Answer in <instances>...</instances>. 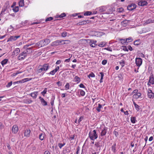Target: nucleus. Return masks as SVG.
Here are the masks:
<instances>
[{"label":"nucleus","instance_id":"20","mask_svg":"<svg viewBox=\"0 0 154 154\" xmlns=\"http://www.w3.org/2000/svg\"><path fill=\"white\" fill-rule=\"evenodd\" d=\"M107 127H104L101 133V136H103L105 135L107 133Z\"/></svg>","mask_w":154,"mask_h":154},{"label":"nucleus","instance_id":"22","mask_svg":"<svg viewBox=\"0 0 154 154\" xmlns=\"http://www.w3.org/2000/svg\"><path fill=\"white\" fill-rule=\"evenodd\" d=\"M154 23V20H152L150 19H149L146 21V22L144 23V24L145 25H146L151 23Z\"/></svg>","mask_w":154,"mask_h":154},{"label":"nucleus","instance_id":"26","mask_svg":"<svg viewBox=\"0 0 154 154\" xmlns=\"http://www.w3.org/2000/svg\"><path fill=\"white\" fill-rule=\"evenodd\" d=\"M141 93L138 92L137 93V94H134L133 95V97L135 98L136 99H137L141 96Z\"/></svg>","mask_w":154,"mask_h":154},{"label":"nucleus","instance_id":"24","mask_svg":"<svg viewBox=\"0 0 154 154\" xmlns=\"http://www.w3.org/2000/svg\"><path fill=\"white\" fill-rule=\"evenodd\" d=\"M113 11V8H109L107 10H106V14H111Z\"/></svg>","mask_w":154,"mask_h":154},{"label":"nucleus","instance_id":"57","mask_svg":"<svg viewBox=\"0 0 154 154\" xmlns=\"http://www.w3.org/2000/svg\"><path fill=\"white\" fill-rule=\"evenodd\" d=\"M122 47L123 48V50H124L125 51H128V48H127L126 47V46H123V47Z\"/></svg>","mask_w":154,"mask_h":154},{"label":"nucleus","instance_id":"38","mask_svg":"<svg viewBox=\"0 0 154 154\" xmlns=\"http://www.w3.org/2000/svg\"><path fill=\"white\" fill-rule=\"evenodd\" d=\"M20 52V49L19 48H16L14 51V52L15 55H17Z\"/></svg>","mask_w":154,"mask_h":154},{"label":"nucleus","instance_id":"61","mask_svg":"<svg viewBox=\"0 0 154 154\" xmlns=\"http://www.w3.org/2000/svg\"><path fill=\"white\" fill-rule=\"evenodd\" d=\"M105 49L110 51H112V48H110L108 47L107 48H105Z\"/></svg>","mask_w":154,"mask_h":154},{"label":"nucleus","instance_id":"43","mask_svg":"<svg viewBox=\"0 0 154 154\" xmlns=\"http://www.w3.org/2000/svg\"><path fill=\"white\" fill-rule=\"evenodd\" d=\"M120 64L122 66V67L124 66L125 65V62L123 60H122L119 62Z\"/></svg>","mask_w":154,"mask_h":154},{"label":"nucleus","instance_id":"28","mask_svg":"<svg viewBox=\"0 0 154 154\" xmlns=\"http://www.w3.org/2000/svg\"><path fill=\"white\" fill-rule=\"evenodd\" d=\"M106 42H101L98 45V46L100 47H104L106 46Z\"/></svg>","mask_w":154,"mask_h":154},{"label":"nucleus","instance_id":"54","mask_svg":"<svg viewBox=\"0 0 154 154\" xmlns=\"http://www.w3.org/2000/svg\"><path fill=\"white\" fill-rule=\"evenodd\" d=\"M118 12H121L123 11V9L122 8H120L117 9Z\"/></svg>","mask_w":154,"mask_h":154},{"label":"nucleus","instance_id":"25","mask_svg":"<svg viewBox=\"0 0 154 154\" xmlns=\"http://www.w3.org/2000/svg\"><path fill=\"white\" fill-rule=\"evenodd\" d=\"M62 42V40H57L53 42V43L54 45H57L61 44Z\"/></svg>","mask_w":154,"mask_h":154},{"label":"nucleus","instance_id":"53","mask_svg":"<svg viewBox=\"0 0 154 154\" xmlns=\"http://www.w3.org/2000/svg\"><path fill=\"white\" fill-rule=\"evenodd\" d=\"M12 82L11 81L10 82L8 83V84L6 85V87L7 88L9 87L12 85Z\"/></svg>","mask_w":154,"mask_h":154},{"label":"nucleus","instance_id":"8","mask_svg":"<svg viewBox=\"0 0 154 154\" xmlns=\"http://www.w3.org/2000/svg\"><path fill=\"white\" fill-rule=\"evenodd\" d=\"M26 56L27 55L23 51L19 54L18 57V59L19 60H23L25 58Z\"/></svg>","mask_w":154,"mask_h":154},{"label":"nucleus","instance_id":"3","mask_svg":"<svg viewBox=\"0 0 154 154\" xmlns=\"http://www.w3.org/2000/svg\"><path fill=\"white\" fill-rule=\"evenodd\" d=\"M107 8L105 6H102L100 7L97 8V10H98V13L101 14H106V10L107 9Z\"/></svg>","mask_w":154,"mask_h":154},{"label":"nucleus","instance_id":"39","mask_svg":"<svg viewBox=\"0 0 154 154\" xmlns=\"http://www.w3.org/2000/svg\"><path fill=\"white\" fill-rule=\"evenodd\" d=\"M92 14V13L91 11H87L84 13V16H89L90 15Z\"/></svg>","mask_w":154,"mask_h":154},{"label":"nucleus","instance_id":"46","mask_svg":"<svg viewBox=\"0 0 154 154\" xmlns=\"http://www.w3.org/2000/svg\"><path fill=\"white\" fill-rule=\"evenodd\" d=\"M67 32H63L61 33V36L63 37H66L67 35Z\"/></svg>","mask_w":154,"mask_h":154},{"label":"nucleus","instance_id":"21","mask_svg":"<svg viewBox=\"0 0 154 154\" xmlns=\"http://www.w3.org/2000/svg\"><path fill=\"white\" fill-rule=\"evenodd\" d=\"M148 4V3L146 1L142 0L141 1L138 2V4L140 6H143L146 5Z\"/></svg>","mask_w":154,"mask_h":154},{"label":"nucleus","instance_id":"6","mask_svg":"<svg viewBox=\"0 0 154 154\" xmlns=\"http://www.w3.org/2000/svg\"><path fill=\"white\" fill-rule=\"evenodd\" d=\"M142 60L140 58H136L135 59V63L137 66H138V69L139 67L142 65Z\"/></svg>","mask_w":154,"mask_h":154},{"label":"nucleus","instance_id":"58","mask_svg":"<svg viewBox=\"0 0 154 154\" xmlns=\"http://www.w3.org/2000/svg\"><path fill=\"white\" fill-rule=\"evenodd\" d=\"M100 74L101 75V78L100 79H103V77L104 76V74L102 72H101L100 73Z\"/></svg>","mask_w":154,"mask_h":154},{"label":"nucleus","instance_id":"10","mask_svg":"<svg viewBox=\"0 0 154 154\" xmlns=\"http://www.w3.org/2000/svg\"><path fill=\"white\" fill-rule=\"evenodd\" d=\"M136 7V5L135 4H131L128 5L127 7V9L129 11H132L135 9Z\"/></svg>","mask_w":154,"mask_h":154},{"label":"nucleus","instance_id":"27","mask_svg":"<svg viewBox=\"0 0 154 154\" xmlns=\"http://www.w3.org/2000/svg\"><path fill=\"white\" fill-rule=\"evenodd\" d=\"M45 136V134L44 133L40 134L39 136V139L41 140H43L44 139Z\"/></svg>","mask_w":154,"mask_h":154},{"label":"nucleus","instance_id":"17","mask_svg":"<svg viewBox=\"0 0 154 154\" xmlns=\"http://www.w3.org/2000/svg\"><path fill=\"white\" fill-rule=\"evenodd\" d=\"M22 101L23 103L26 104H30L33 102L32 100L29 98L26 99H24Z\"/></svg>","mask_w":154,"mask_h":154},{"label":"nucleus","instance_id":"5","mask_svg":"<svg viewBox=\"0 0 154 154\" xmlns=\"http://www.w3.org/2000/svg\"><path fill=\"white\" fill-rule=\"evenodd\" d=\"M45 72L42 68L39 65L36 72V74L41 76L43 75Z\"/></svg>","mask_w":154,"mask_h":154},{"label":"nucleus","instance_id":"31","mask_svg":"<svg viewBox=\"0 0 154 154\" xmlns=\"http://www.w3.org/2000/svg\"><path fill=\"white\" fill-rule=\"evenodd\" d=\"M131 122L133 124L135 123L137 121L135 117H131Z\"/></svg>","mask_w":154,"mask_h":154},{"label":"nucleus","instance_id":"19","mask_svg":"<svg viewBox=\"0 0 154 154\" xmlns=\"http://www.w3.org/2000/svg\"><path fill=\"white\" fill-rule=\"evenodd\" d=\"M30 130L29 129L25 130L24 132V136L28 137H29L30 134Z\"/></svg>","mask_w":154,"mask_h":154},{"label":"nucleus","instance_id":"44","mask_svg":"<svg viewBox=\"0 0 154 154\" xmlns=\"http://www.w3.org/2000/svg\"><path fill=\"white\" fill-rule=\"evenodd\" d=\"M65 145V143H59L58 144V146L60 149H61Z\"/></svg>","mask_w":154,"mask_h":154},{"label":"nucleus","instance_id":"47","mask_svg":"<svg viewBox=\"0 0 154 154\" xmlns=\"http://www.w3.org/2000/svg\"><path fill=\"white\" fill-rule=\"evenodd\" d=\"M88 76L89 78H90V77H94L95 75L93 72H92L89 74Z\"/></svg>","mask_w":154,"mask_h":154},{"label":"nucleus","instance_id":"40","mask_svg":"<svg viewBox=\"0 0 154 154\" xmlns=\"http://www.w3.org/2000/svg\"><path fill=\"white\" fill-rule=\"evenodd\" d=\"M125 39L126 41V42L127 43L128 42H131L133 40V39L131 37H129L128 38H126Z\"/></svg>","mask_w":154,"mask_h":154},{"label":"nucleus","instance_id":"1","mask_svg":"<svg viewBox=\"0 0 154 154\" xmlns=\"http://www.w3.org/2000/svg\"><path fill=\"white\" fill-rule=\"evenodd\" d=\"M30 45H26L23 47V48L25 49L23 51L26 55L28 54L32 53L33 52V50L32 49L33 47H29Z\"/></svg>","mask_w":154,"mask_h":154},{"label":"nucleus","instance_id":"16","mask_svg":"<svg viewBox=\"0 0 154 154\" xmlns=\"http://www.w3.org/2000/svg\"><path fill=\"white\" fill-rule=\"evenodd\" d=\"M149 82L152 84H154V78L153 76V74L152 73L150 74V75L149 77Z\"/></svg>","mask_w":154,"mask_h":154},{"label":"nucleus","instance_id":"59","mask_svg":"<svg viewBox=\"0 0 154 154\" xmlns=\"http://www.w3.org/2000/svg\"><path fill=\"white\" fill-rule=\"evenodd\" d=\"M113 133L116 137H117L119 135L118 132L116 131H114L113 132Z\"/></svg>","mask_w":154,"mask_h":154},{"label":"nucleus","instance_id":"34","mask_svg":"<svg viewBox=\"0 0 154 154\" xmlns=\"http://www.w3.org/2000/svg\"><path fill=\"white\" fill-rule=\"evenodd\" d=\"M102 108V105L100 104L99 103L98 104V106L96 108V110L98 111V112H99L101 110L100 109Z\"/></svg>","mask_w":154,"mask_h":154},{"label":"nucleus","instance_id":"13","mask_svg":"<svg viewBox=\"0 0 154 154\" xmlns=\"http://www.w3.org/2000/svg\"><path fill=\"white\" fill-rule=\"evenodd\" d=\"M44 70L45 71H46L50 67L49 66L48 64L45 63L42 65H40Z\"/></svg>","mask_w":154,"mask_h":154},{"label":"nucleus","instance_id":"14","mask_svg":"<svg viewBox=\"0 0 154 154\" xmlns=\"http://www.w3.org/2000/svg\"><path fill=\"white\" fill-rule=\"evenodd\" d=\"M96 42L97 41L96 40H90V42L89 43L90 45L92 47L94 48L95 47V46L97 45L96 44Z\"/></svg>","mask_w":154,"mask_h":154},{"label":"nucleus","instance_id":"48","mask_svg":"<svg viewBox=\"0 0 154 154\" xmlns=\"http://www.w3.org/2000/svg\"><path fill=\"white\" fill-rule=\"evenodd\" d=\"M95 146L97 147H100L101 146L100 143L99 142H96L95 143Z\"/></svg>","mask_w":154,"mask_h":154},{"label":"nucleus","instance_id":"51","mask_svg":"<svg viewBox=\"0 0 154 154\" xmlns=\"http://www.w3.org/2000/svg\"><path fill=\"white\" fill-rule=\"evenodd\" d=\"M53 19V18L52 17H49L45 19V21L46 22H47L48 21H51Z\"/></svg>","mask_w":154,"mask_h":154},{"label":"nucleus","instance_id":"33","mask_svg":"<svg viewBox=\"0 0 154 154\" xmlns=\"http://www.w3.org/2000/svg\"><path fill=\"white\" fill-rule=\"evenodd\" d=\"M120 41L121 43L124 45H127V42L126 41V39H120Z\"/></svg>","mask_w":154,"mask_h":154},{"label":"nucleus","instance_id":"12","mask_svg":"<svg viewBox=\"0 0 154 154\" xmlns=\"http://www.w3.org/2000/svg\"><path fill=\"white\" fill-rule=\"evenodd\" d=\"M19 130L18 126L16 125H14L12 127V131L14 134H16L17 133Z\"/></svg>","mask_w":154,"mask_h":154},{"label":"nucleus","instance_id":"2","mask_svg":"<svg viewBox=\"0 0 154 154\" xmlns=\"http://www.w3.org/2000/svg\"><path fill=\"white\" fill-rule=\"evenodd\" d=\"M89 137L92 140H94L98 137L96 130H94L92 131H90L89 133Z\"/></svg>","mask_w":154,"mask_h":154},{"label":"nucleus","instance_id":"18","mask_svg":"<svg viewBox=\"0 0 154 154\" xmlns=\"http://www.w3.org/2000/svg\"><path fill=\"white\" fill-rule=\"evenodd\" d=\"M38 92L35 91L30 94L29 95L32 97L33 98L35 99L38 95Z\"/></svg>","mask_w":154,"mask_h":154},{"label":"nucleus","instance_id":"56","mask_svg":"<svg viewBox=\"0 0 154 154\" xmlns=\"http://www.w3.org/2000/svg\"><path fill=\"white\" fill-rule=\"evenodd\" d=\"M66 16V15L65 13H63L62 14H61L60 16H59V17L60 18H62L63 17H65Z\"/></svg>","mask_w":154,"mask_h":154},{"label":"nucleus","instance_id":"52","mask_svg":"<svg viewBox=\"0 0 154 154\" xmlns=\"http://www.w3.org/2000/svg\"><path fill=\"white\" fill-rule=\"evenodd\" d=\"M80 94L81 96H84L85 94V92L84 91L82 90H81L80 91Z\"/></svg>","mask_w":154,"mask_h":154},{"label":"nucleus","instance_id":"4","mask_svg":"<svg viewBox=\"0 0 154 154\" xmlns=\"http://www.w3.org/2000/svg\"><path fill=\"white\" fill-rule=\"evenodd\" d=\"M50 42V40L49 39H46L40 41L39 42V45H40L41 47H43L48 44Z\"/></svg>","mask_w":154,"mask_h":154},{"label":"nucleus","instance_id":"60","mask_svg":"<svg viewBox=\"0 0 154 154\" xmlns=\"http://www.w3.org/2000/svg\"><path fill=\"white\" fill-rule=\"evenodd\" d=\"M127 48L130 51H132L133 50V48L130 45H128L127 46Z\"/></svg>","mask_w":154,"mask_h":154},{"label":"nucleus","instance_id":"29","mask_svg":"<svg viewBox=\"0 0 154 154\" xmlns=\"http://www.w3.org/2000/svg\"><path fill=\"white\" fill-rule=\"evenodd\" d=\"M133 104L134 105L136 110L137 111H138L140 109V106H138L137 104H136L134 102H133Z\"/></svg>","mask_w":154,"mask_h":154},{"label":"nucleus","instance_id":"11","mask_svg":"<svg viewBox=\"0 0 154 154\" xmlns=\"http://www.w3.org/2000/svg\"><path fill=\"white\" fill-rule=\"evenodd\" d=\"M147 95L148 97L150 98H152L154 97V94L150 89H148Z\"/></svg>","mask_w":154,"mask_h":154},{"label":"nucleus","instance_id":"50","mask_svg":"<svg viewBox=\"0 0 154 154\" xmlns=\"http://www.w3.org/2000/svg\"><path fill=\"white\" fill-rule=\"evenodd\" d=\"M83 119V116H81L79 119L78 121V123L79 124H80V123L81 122Z\"/></svg>","mask_w":154,"mask_h":154},{"label":"nucleus","instance_id":"45","mask_svg":"<svg viewBox=\"0 0 154 154\" xmlns=\"http://www.w3.org/2000/svg\"><path fill=\"white\" fill-rule=\"evenodd\" d=\"M47 92V88H45L44 90L43 91L41 92V94L44 96H45V94L46 93V92Z\"/></svg>","mask_w":154,"mask_h":154},{"label":"nucleus","instance_id":"41","mask_svg":"<svg viewBox=\"0 0 154 154\" xmlns=\"http://www.w3.org/2000/svg\"><path fill=\"white\" fill-rule=\"evenodd\" d=\"M13 10L14 12H17L19 11V7L18 6H16L13 8Z\"/></svg>","mask_w":154,"mask_h":154},{"label":"nucleus","instance_id":"30","mask_svg":"<svg viewBox=\"0 0 154 154\" xmlns=\"http://www.w3.org/2000/svg\"><path fill=\"white\" fill-rule=\"evenodd\" d=\"M8 61V59H5L1 61V63L2 65V66H3L4 65L6 64L7 63Z\"/></svg>","mask_w":154,"mask_h":154},{"label":"nucleus","instance_id":"49","mask_svg":"<svg viewBox=\"0 0 154 154\" xmlns=\"http://www.w3.org/2000/svg\"><path fill=\"white\" fill-rule=\"evenodd\" d=\"M65 88L66 90L68 89L69 88V84L68 83H67L65 86Z\"/></svg>","mask_w":154,"mask_h":154},{"label":"nucleus","instance_id":"62","mask_svg":"<svg viewBox=\"0 0 154 154\" xmlns=\"http://www.w3.org/2000/svg\"><path fill=\"white\" fill-rule=\"evenodd\" d=\"M23 79L24 80V82L28 81L31 80V79H29L28 78H25V79Z\"/></svg>","mask_w":154,"mask_h":154},{"label":"nucleus","instance_id":"63","mask_svg":"<svg viewBox=\"0 0 154 154\" xmlns=\"http://www.w3.org/2000/svg\"><path fill=\"white\" fill-rule=\"evenodd\" d=\"M4 128L3 125L2 123H0V130H2Z\"/></svg>","mask_w":154,"mask_h":154},{"label":"nucleus","instance_id":"9","mask_svg":"<svg viewBox=\"0 0 154 154\" xmlns=\"http://www.w3.org/2000/svg\"><path fill=\"white\" fill-rule=\"evenodd\" d=\"M59 66H57L55 68V69L51 71L50 72L47 73L46 74L49 75H54L55 73L57 72V71L59 69Z\"/></svg>","mask_w":154,"mask_h":154},{"label":"nucleus","instance_id":"55","mask_svg":"<svg viewBox=\"0 0 154 154\" xmlns=\"http://www.w3.org/2000/svg\"><path fill=\"white\" fill-rule=\"evenodd\" d=\"M107 62L106 60H104L102 61V64L103 65H105L107 63Z\"/></svg>","mask_w":154,"mask_h":154},{"label":"nucleus","instance_id":"32","mask_svg":"<svg viewBox=\"0 0 154 154\" xmlns=\"http://www.w3.org/2000/svg\"><path fill=\"white\" fill-rule=\"evenodd\" d=\"M62 45L68 44L70 43V41L69 40H62Z\"/></svg>","mask_w":154,"mask_h":154},{"label":"nucleus","instance_id":"7","mask_svg":"<svg viewBox=\"0 0 154 154\" xmlns=\"http://www.w3.org/2000/svg\"><path fill=\"white\" fill-rule=\"evenodd\" d=\"M20 35H19L17 36H10V37L8 38L7 42H13L17 40V38H20Z\"/></svg>","mask_w":154,"mask_h":154},{"label":"nucleus","instance_id":"42","mask_svg":"<svg viewBox=\"0 0 154 154\" xmlns=\"http://www.w3.org/2000/svg\"><path fill=\"white\" fill-rule=\"evenodd\" d=\"M88 21H83L81 22H79V25H84L88 23Z\"/></svg>","mask_w":154,"mask_h":154},{"label":"nucleus","instance_id":"23","mask_svg":"<svg viewBox=\"0 0 154 154\" xmlns=\"http://www.w3.org/2000/svg\"><path fill=\"white\" fill-rule=\"evenodd\" d=\"M73 81L75 82H77V83H78L81 81V79L80 78L77 76H76L74 78Z\"/></svg>","mask_w":154,"mask_h":154},{"label":"nucleus","instance_id":"37","mask_svg":"<svg viewBox=\"0 0 154 154\" xmlns=\"http://www.w3.org/2000/svg\"><path fill=\"white\" fill-rule=\"evenodd\" d=\"M19 6L20 7H23L24 6V0H20L19 2Z\"/></svg>","mask_w":154,"mask_h":154},{"label":"nucleus","instance_id":"15","mask_svg":"<svg viewBox=\"0 0 154 154\" xmlns=\"http://www.w3.org/2000/svg\"><path fill=\"white\" fill-rule=\"evenodd\" d=\"M40 99L41 103L43 106H46L47 105V102L44 99L42 98L41 97H39Z\"/></svg>","mask_w":154,"mask_h":154},{"label":"nucleus","instance_id":"36","mask_svg":"<svg viewBox=\"0 0 154 154\" xmlns=\"http://www.w3.org/2000/svg\"><path fill=\"white\" fill-rule=\"evenodd\" d=\"M116 143H114L112 146V150L114 153L116 152Z\"/></svg>","mask_w":154,"mask_h":154},{"label":"nucleus","instance_id":"35","mask_svg":"<svg viewBox=\"0 0 154 154\" xmlns=\"http://www.w3.org/2000/svg\"><path fill=\"white\" fill-rule=\"evenodd\" d=\"M140 39H138L134 41V44L135 45H140Z\"/></svg>","mask_w":154,"mask_h":154},{"label":"nucleus","instance_id":"64","mask_svg":"<svg viewBox=\"0 0 154 154\" xmlns=\"http://www.w3.org/2000/svg\"><path fill=\"white\" fill-rule=\"evenodd\" d=\"M79 87L81 88H85V87L84 86V85L82 83L80 84L79 85Z\"/></svg>","mask_w":154,"mask_h":154}]
</instances>
